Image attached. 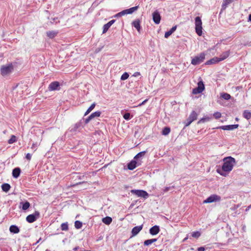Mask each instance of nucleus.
I'll use <instances>...</instances> for the list:
<instances>
[{
    "mask_svg": "<svg viewBox=\"0 0 251 251\" xmlns=\"http://www.w3.org/2000/svg\"><path fill=\"white\" fill-rule=\"evenodd\" d=\"M16 141V137L15 135H12L10 139L8 140V143L10 144H13Z\"/></svg>",
    "mask_w": 251,
    "mask_h": 251,
    "instance_id": "40",
    "label": "nucleus"
},
{
    "mask_svg": "<svg viewBox=\"0 0 251 251\" xmlns=\"http://www.w3.org/2000/svg\"><path fill=\"white\" fill-rule=\"evenodd\" d=\"M205 248L203 247H201L198 248V251H204Z\"/></svg>",
    "mask_w": 251,
    "mask_h": 251,
    "instance_id": "51",
    "label": "nucleus"
},
{
    "mask_svg": "<svg viewBox=\"0 0 251 251\" xmlns=\"http://www.w3.org/2000/svg\"><path fill=\"white\" fill-rule=\"evenodd\" d=\"M220 62V60L218 58V57H214L209 60H208L205 64L206 65H210V64H214V63H218Z\"/></svg>",
    "mask_w": 251,
    "mask_h": 251,
    "instance_id": "24",
    "label": "nucleus"
},
{
    "mask_svg": "<svg viewBox=\"0 0 251 251\" xmlns=\"http://www.w3.org/2000/svg\"><path fill=\"white\" fill-rule=\"evenodd\" d=\"M124 118L126 120H129L130 119V114L129 113H125L123 115Z\"/></svg>",
    "mask_w": 251,
    "mask_h": 251,
    "instance_id": "44",
    "label": "nucleus"
},
{
    "mask_svg": "<svg viewBox=\"0 0 251 251\" xmlns=\"http://www.w3.org/2000/svg\"><path fill=\"white\" fill-rule=\"evenodd\" d=\"M250 208H251V204L248 206V207L246 209V211H249Z\"/></svg>",
    "mask_w": 251,
    "mask_h": 251,
    "instance_id": "54",
    "label": "nucleus"
},
{
    "mask_svg": "<svg viewBox=\"0 0 251 251\" xmlns=\"http://www.w3.org/2000/svg\"><path fill=\"white\" fill-rule=\"evenodd\" d=\"M41 240V238H40V239H39V240H38L36 242L35 244H38V243L40 242V241Z\"/></svg>",
    "mask_w": 251,
    "mask_h": 251,
    "instance_id": "56",
    "label": "nucleus"
},
{
    "mask_svg": "<svg viewBox=\"0 0 251 251\" xmlns=\"http://www.w3.org/2000/svg\"><path fill=\"white\" fill-rule=\"evenodd\" d=\"M79 249V247H76L75 248H74L73 250L74 251H78V250Z\"/></svg>",
    "mask_w": 251,
    "mask_h": 251,
    "instance_id": "53",
    "label": "nucleus"
},
{
    "mask_svg": "<svg viewBox=\"0 0 251 251\" xmlns=\"http://www.w3.org/2000/svg\"><path fill=\"white\" fill-rule=\"evenodd\" d=\"M131 193L135 194L138 197L143 198L146 199L149 197L148 193L144 190L133 189L130 191Z\"/></svg>",
    "mask_w": 251,
    "mask_h": 251,
    "instance_id": "5",
    "label": "nucleus"
},
{
    "mask_svg": "<svg viewBox=\"0 0 251 251\" xmlns=\"http://www.w3.org/2000/svg\"><path fill=\"white\" fill-rule=\"evenodd\" d=\"M159 231V226L155 225L150 229V233L152 235H155L158 234Z\"/></svg>",
    "mask_w": 251,
    "mask_h": 251,
    "instance_id": "17",
    "label": "nucleus"
},
{
    "mask_svg": "<svg viewBox=\"0 0 251 251\" xmlns=\"http://www.w3.org/2000/svg\"><path fill=\"white\" fill-rule=\"evenodd\" d=\"M138 6L132 7L129 9H125L122 11L121 12H120V13L121 14L122 16L126 14H131L133 13L134 11H136L138 9Z\"/></svg>",
    "mask_w": 251,
    "mask_h": 251,
    "instance_id": "11",
    "label": "nucleus"
},
{
    "mask_svg": "<svg viewBox=\"0 0 251 251\" xmlns=\"http://www.w3.org/2000/svg\"><path fill=\"white\" fill-rule=\"evenodd\" d=\"M143 225L138 226L134 227L131 230L132 237L137 235L139 232L142 229Z\"/></svg>",
    "mask_w": 251,
    "mask_h": 251,
    "instance_id": "14",
    "label": "nucleus"
},
{
    "mask_svg": "<svg viewBox=\"0 0 251 251\" xmlns=\"http://www.w3.org/2000/svg\"><path fill=\"white\" fill-rule=\"evenodd\" d=\"M202 22L200 17L195 18V30L197 34L201 36L202 34Z\"/></svg>",
    "mask_w": 251,
    "mask_h": 251,
    "instance_id": "3",
    "label": "nucleus"
},
{
    "mask_svg": "<svg viewBox=\"0 0 251 251\" xmlns=\"http://www.w3.org/2000/svg\"><path fill=\"white\" fill-rule=\"evenodd\" d=\"M193 121H192V120H190V119L188 118L187 120V123L185 124V126H189Z\"/></svg>",
    "mask_w": 251,
    "mask_h": 251,
    "instance_id": "46",
    "label": "nucleus"
},
{
    "mask_svg": "<svg viewBox=\"0 0 251 251\" xmlns=\"http://www.w3.org/2000/svg\"><path fill=\"white\" fill-rule=\"evenodd\" d=\"M229 55V51H226L224 52L220 56L218 57L220 61H223L226 59L228 57Z\"/></svg>",
    "mask_w": 251,
    "mask_h": 251,
    "instance_id": "21",
    "label": "nucleus"
},
{
    "mask_svg": "<svg viewBox=\"0 0 251 251\" xmlns=\"http://www.w3.org/2000/svg\"><path fill=\"white\" fill-rule=\"evenodd\" d=\"M61 228L62 230H67L68 229V225L67 223H62L61 225Z\"/></svg>",
    "mask_w": 251,
    "mask_h": 251,
    "instance_id": "43",
    "label": "nucleus"
},
{
    "mask_svg": "<svg viewBox=\"0 0 251 251\" xmlns=\"http://www.w3.org/2000/svg\"><path fill=\"white\" fill-rule=\"evenodd\" d=\"M39 217L40 213L36 211L33 214L28 215L26 218V220L29 223H32L38 219Z\"/></svg>",
    "mask_w": 251,
    "mask_h": 251,
    "instance_id": "7",
    "label": "nucleus"
},
{
    "mask_svg": "<svg viewBox=\"0 0 251 251\" xmlns=\"http://www.w3.org/2000/svg\"><path fill=\"white\" fill-rule=\"evenodd\" d=\"M92 119L90 117V116H89L87 118L85 119V123L86 124H88Z\"/></svg>",
    "mask_w": 251,
    "mask_h": 251,
    "instance_id": "48",
    "label": "nucleus"
},
{
    "mask_svg": "<svg viewBox=\"0 0 251 251\" xmlns=\"http://www.w3.org/2000/svg\"><path fill=\"white\" fill-rule=\"evenodd\" d=\"M100 111H96L94 113H92L90 116V117L93 119L95 118L99 117L100 116L101 114Z\"/></svg>",
    "mask_w": 251,
    "mask_h": 251,
    "instance_id": "36",
    "label": "nucleus"
},
{
    "mask_svg": "<svg viewBox=\"0 0 251 251\" xmlns=\"http://www.w3.org/2000/svg\"><path fill=\"white\" fill-rule=\"evenodd\" d=\"M82 226V223L79 221H76L75 223V226L76 229H80Z\"/></svg>",
    "mask_w": 251,
    "mask_h": 251,
    "instance_id": "37",
    "label": "nucleus"
},
{
    "mask_svg": "<svg viewBox=\"0 0 251 251\" xmlns=\"http://www.w3.org/2000/svg\"><path fill=\"white\" fill-rule=\"evenodd\" d=\"M142 160H137L134 159L127 164V168L130 170H133L136 167L139 166L142 164Z\"/></svg>",
    "mask_w": 251,
    "mask_h": 251,
    "instance_id": "8",
    "label": "nucleus"
},
{
    "mask_svg": "<svg viewBox=\"0 0 251 251\" xmlns=\"http://www.w3.org/2000/svg\"><path fill=\"white\" fill-rule=\"evenodd\" d=\"M205 56V54L204 52H201L192 59L191 63L194 65L200 64L204 61Z\"/></svg>",
    "mask_w": 251,
    "mask_h": 251,
    "instance_id": "4",
    "label": "nucleus"
},
{
    "mask_svg": "<svg viewBox=\"0 0 251 251\" xmlns=\"http://www.w3.org/2000/svg\"><path fill=\"white\" fill-rule=\"evenodd\" d=\"M81 126V123H76L74 126L72 127L69 131L72 132L73 133H76L79 131V128Z\"/></svg>",
    "mask_w": 251,
    "mask_h": 251,
    "instance_id": "15",
    "label": "nucleus"
},
{
    "mask_svg": "<svg viewBox=\"0 0 251 251\" xmlns=\"http://www.w3.org/2000/svg\"><path fill=\"white\" fill-rule=\"evenodd\" d=\"M32 147H34V144H32Z\"/></svg>",
    "mask_w": 251,
    "mask_h": 251,
    "instance_id": "58",
    "label": "nucleus"
},
{
    "mask_svg": "<svg viewBox=\"0 0 251 251\" xmlns=\"http://www.w3.org/2000/svg\"><path fill=\"white\" fill-rule=\"evenodd\" d=\"M11 186L8 183H3L1 185V189L3 191L7 192L10 189Z\"/></svg>",
    "mask_w": 251,
    "mask_h": 251,
    "instance_id": "28",
    "label": "nucleus"
},
{
    "mask_svg": "<svg viewBox=\"0 0 251 251\" xmlns=\"http://www.w3.org/2000/svg\"><path fill=\"white\" fill-rule=\"evenodd\" d=\"M114 17H122V15H121V14L120 13V12H119L118 13L116 14V15H115L114 16Z\"/></svg>",
    "mask_w": 251,
    "mask_h": 251,
    "instance_id": "52",
    "label": "nucleus"
},
{
    "mask_svg": "<svg viewBox=\"0 0 251 251\" xmlns=\"http://www.w3.org/2000/svg\"><path fill=\"white\" fill-rule=\"evenodd\" d=\"M140 75H141L140 73L137 72H135L134 73V74L133 75V76L136 77V76H139Z\"/></svg>",
    "mask_w": 251,
    "mask_h": 251,
    "instance_id": "49",
    "label": "nucleus"
},
{
    "mask_svg": "<svg viewBox=\"0 0 251 251\" xmlns=\"http://www.w3.org/2000/svg\"><path fill=\"white\" fill-rule=\"evenodd\" d=\"M60 89V83L58 81L52 82L48 87V90L50 91L59 90Z\"/></svg>",
    "mask_w": 251,
    "mask_h": 251,
    "instance_id": "10",
    "label": "nucleus"
},
{
    "mask_svg": "<svg viewBox=\"0 0 251 251\" xmlns=\"http://www.w3.org/2000/svg\"><path fill=\"white\" fill-rule=\"evenodd\" d=\"M213 116L216 119H218L221 117V113L219 112H215L213 114Z\"/></svg>",
    "mask_w": 251,
    "mask_h": 251,
    "instance_id": "45",
    "label": "nucleus"
},
{
    "mask_svg": "<svg viewBox=\"0 0 251 251\" xmlns=\"http://www.w3.org/2000/svg\"><path fill=\"white\" fill-rule=\"evenodd\" d=\"M249 20L251 21V14L249 15Z\"/></svg>",
    "mask_w": 251,
    "mask_h": 251,
    "instance_id": "55",
    "label": "nucleus"
},
{
    "mask_svg": "<svg viewBox=\"0 0 251 251\" xmlns=\"http://www.w3.org/2000/svg\"><path fill=\"white\" fill-rule=\"evenodd\" d=\"M132 25L137 30V31L140 32L141 30L140 26V21L139 20L137 19L132 23Z\"/></svg>",
    "mask_w": 251,
    "mask_h": 251,
    "instance_id": "18",
    "label": "nucleus"
},
{
    "mask_svg": "<svg viewBox=\"0 0 251 251\" xmlns=\"http://www.w3.org/2000/svg\"><path fill=\"white\" fill-rule=\"evenodd\" d=\"M32 147H34V144H32Z\"/></svg>",
    "mask_w": 251,
    "mask_h": 251,
    "instance_id": "59",
    "label": "nucleus"
},
{
    "mask_svg": "<svg viewBox=\"0 0 251 251\" xmlns=\"http://www.w3.org/2000/svg\"><path fill=\"white\" fill-rule=\"evenodd\" d=\"M129 77V75L127 73L125 72L124 73L121 77V79L122 80H125L127 79Z\"/></svg>",
    "mask_w": 251,
    "mask_h": 251,
    "instance_id": "41",
    "label": "nucleus"
},
{
    "mask_svg": "<svg viewBox=\"0 0 251 251\" xmlns=\"http://www.w3.org/2000/svg\"><path fill=\"white\" fill-rule=\"evenodd\" d=\"M115 20H112L108 22L107 24H105L103 26V31L102 33H106L110 27L115 23Z\"/></svg>",
    "mask_w": 251,
    "mask_h": 251,
    "instance_id": "16",
    "label": "nucleus"
},
{
    "mask_svg": "<svg viewBox=\"0 0 251 251\" xmlns=\"http://www.w3.org/2000/svg\"><path fill=\"white\" fill-rule=\"evenodd\" d=\"M147 151H143L138 153L134 157V159L138 160H141L142 158L145 155Z\"/></svg>",
    "mask_w": 251,
    "mask_h": 251,
    "instance_id": "20",
    "label": "nucleus"
},
{
    "mask_svg": "<svg viewBox=\"0 0 251 251\" xmlns=\"http://www.w3.org/2000/svg\"><path fill=\"white\" fill-rule=\"evenodd\" d=\"M20 173L21 169L18 167L15 168L13 170L12 176L14 178H17L19 176Z\"/></svg>",
    "mask_w": 251,
    "mask_h": 251,
    "instance_id": "19",
    "label": "nucleus"
},
{
    "mask_svg": "<svg viewBox=\"0 0 251 251\" xmlns=\"http://www.w3.org/2000/svg\"><path fill=\"white\" fill-rule=\"evenodd\" d=\"M9 230L11 233H18L20 232L19 227L16 225H12L10 226Z\"/></svg>",
    "mask_w": 251,
    "mask_h": 251,
    "instance_id": "22",
    "label": "nucleus"
},
{
    "mask_svg": "<svg viewBox=\"0 0 251 251\" xmlns=\"http://www.w3.org/2000/svg\"><path fill=\"white\" fill-rule=\"evenodd\" d=\"M212 119V116H205L201 118L199 121L198 124L203 123L204 122H208Z\"/></svg>",
    "mask_w": 251,
    "mask_h": 251,
    "instance_id": "25",
    "label": "nucleus"
},
{
    "mask_svg": "<svg viewBox=\"0 0 251 251\" xmlns=\"http://www.w3.org/2000/svg\"><path fill=\"white\" fill-rule=\"evenodd\" d=\"M96 106V103L95 102L93 103L91 106L88 108L87 111L85 112L84 114V116H86L88 115L91 111L93 110Z\"/></svg>",
    "mask_w": 251,
    "mask_h": 251,
    "instance_id": "34",
    "label": "nucleus"
},
{
    "mask_svg": "<svg viewBox=\"0 0 251 251\" xmlns=\"http://www.w3.org/2000/svg\"><path fill=\"white\" fill-rule=\"evenodd\" d=\"M46 251H49V250H46Z\"/></svg>",
    "mask_w": 251,
    "mask_h": 251,
    "instance_id": "61",
    "label": "nucleus"
},
{
    "mask_svg": "<svg viewBox=\"0 0 251 251\" xmlns=\"http://www.w3.org/2000/svg\"><path fill=\"white\" fill-rule=\"evenodd\" d=\"M232 1V0H224L222 5V10H224L226 9L227 5Z\"/></svg>",
    "mask_w": 251,
    "mask_h": 251,
    "instance_id": "26",
    "label": "nucleus"
},
{
    "mask_svg": "<svg viewBox=\"0 0 251 251\" xmlns=\"http://www.w3.org/2000/svg\"><path fill=\"white\" fill-rule=\"evenodd\" d=\"M157 241V239H148L146 240L144 242V245L146 246H150L152 243L155 242Z\"/></svg>",
    "mask_w": 251,
    "mask_h": 251,
    "instance_id": "29",
    "label": "nucleus"
},
{
    "mask_svg": "<svg viewBox=\"0 0 251 251\" xmlns=\"http://www.w3.org/2000/svg\"><path fill=\"white\" fill-rule=\"evenodd\" d=\"M224 163L222 167V170H217V172L220 175L226 176L231 172L235 165L236 162L234 158L231 156H227L223 159Z\"/></svg>",
    "mask_w": 251,
    "mask_h": 251,
    "instance_id": "1",
    "label": "nucleus"
},
{
    "mask_svg": "<svg viewBox=\"0 0 251 251\" xmlns=\"http://www.w3.org/2000/svg\"><path fill=\"white\" fill-rule=\"evenodd\" d=\"M14 70V66L12 63H8L1 66L0 69V74L3 77L8 76Z\"/></svg>",
    "mask_w": 251,
    "mask_h": 251,
    "instance_id": "2",
    "label": "nucleus"
},
{
    "mask_svg": "<svg viewBox=\"0 0 251 251\" xmlns=\"http://www.w3.org/2000/svg\"><path fill=\"white\" fill-rule=\"evenodd\" d=\"M221 97L226 100H228L230 99L231 96L229 94L224 93L222 94Z\"/></svg>",
    "mask_w": 251,
    "mask_h": 251,
    "instance_id": "38",
    "label": "nucleus"
},
{
    "mask_svg": "<svg viewBox=\"0 0 251 251\" xmlns=\"http://www.w3.org/2000/svg\"><path fill=\"white\" fill-rule=\"evenodd\" d=\"M57 33L58 32L55 31H49L47 32V35L50 38L52 39L56 36Z\"/></svg>",
    "mask_w": 251,
    "mask_h": 251,
    "instance_id": "27",
    "label": "nucleus"
},
{
    "mask_svg": "<svg viewBox=\"0 0 251 251\" xmlns=\"http://www.w3.org/2000/svg\"><path fill=\"white\" fill-rule=\"evenodd\" d=\"M204 89V85L202 80H201L198 83V87L193 89L192 93L194 94H200L202 92Z\"/></svg>",
    "mask_w": 251,
    "mask_h": 251,
    "instance_id": "6",
    "label": "nucleus"
},
{
    "mask_svg": "<svg viewBox=\"0 0 251 251\" xmlns=\"http://www.w3.org/2000/svg\"><path fill=\"white\" fill-rule=\"evenodd\" d=\"M176 29V26L172 27L171 29L165 32L164 37L166 38H168Z\"/></svg>",
    "mask_w": 251,
    "mask_h": 251,
    "instance_id": "23",
    "label": "nucleus"
},
{
    "mask_svg": "<svg viewBox=\"0 0 251 251\" xmlns=\"http://www.w3.org/2000/svg\"><path fill=\"white\" fill-rule=\"evenodd\" d=\"M20 204L22 205V209L24 211L26 210L30 206V203L28 201H25V202H21Z\"/></svg>",
    "mask_w": 251,
    "mask_h": 251,
    "instance_id": "33",
    "label": "nucleus"
},
{
    "mask_svg": "<svg viewBox=\"0 0 251 251\" xmlns=\"http://www.w3.org/2000/svg\"><path fill=\"white\" fill-rule=\"evenodd\" d=\"M201 236V233L199 231H195L192 233V236L198 238Z\"/></svg>",
    "mask_w": 251,
    "mask_h": 251,
    "instance_id": "42",
    "label": "nucleus"
},
{
    "mask_svg": "<svg viewBox=\"0 0 251 251\" xmlns=\"http://www.w3.org/2000/svg\"><path fill=\"white\" fill-rule=\"evenodd\" d=\"M175 187L174 186H168V187H165L163 189V192L164 193H166L169 191H172L174 190Z\"/></svg>",
    "mask_w": 251,
    "mask_h": 251,
    "instance_id": "39",
    "label": "nucleus"
},
{
    "mask_svg": "<svg viewBox=\"0 0 251 251\" xmlns=\"http://www.w3.org/2000/svg\"><path fill=\"white\" fill-rule=\"evenodd\" d=\"M221 200V197L217 195H212L203 201V203H211L215 201H219Z\"/></svg>",
    "mask_w": 251,
    "mask_h": 251,
    "instance_id": "9",
    "label": "nucleus"
},
{
    "mask_svg": "<svg viewBox=\"0 0 251 251\" xmlns=\"http://www.w3.org/2000/svg\"><path fill=\"white\" fill-rule=\"evenodd\" d=\"M243 117L247 120L251 118V112L249 110H245L243 112Z\"/></svg>",
    "mask_w": 251,
    "mask_h": 251,
    "instance_id": "32",
    "label": "nucleus"
},
{
    "mask_svg": "<svg viewBox=\"0 0 251 251\" xmlns=\"http://www.w3.org/2000/svg\"><path fill=\"white\" fill-rule=\"evenodd\" d=\"M197 116L198 114H197V113L195 111H193L190 114L188 118L190 119V120H192V121H194L197 119Z\"/></svg>",
    "mask_w": 251,
    "mask_h": 251,
    "instance_id": "31",
    "label": "nucleus"
},
{
    "mask_svg": "<svg viewBox=\"0 0 251 251\" xmlns=\"http://www.w3.org/2000/svg\"><path fill=\"white\" fill-rule=\"evenodd\" d=\"M152 19L155 24H159L161 20V16L159 12L157 10L152 13Z\"/></svg>",
    "mask_w": 251,
    "mask_h": 251,
    "instance_id": "13",
    "label": "nucleus"
},
{
    "mask_svg": "<svg viewBox=\"0 0 251 251\" xmlns=\"http://www.w3.org/2000/svg\"><path fill=\"white\" fill-rule=\"evenodd\" d=\"M238 126L239 125L238 124H235L231 125L223 126L217 127V128L222 129L225 130H232L237 128Z\"/></svg>",
    "mask_w": 251,
    "mask_h": 251,
    "instance_id": "12",
    "label": "nucleus"
},
{
    "mask_svg": "<svg viewBox=\"0 0 251 251\" xmlns=\"http://www.w3.org/2000/svg\"><path fill=\"white\" fill-rule=\"evenodd\" d=\"M25 158L28 160H30L31 159V154L29 153H28L26 154V156H25Z\"/></svg>",
    "mask_w": 251,
    "mask_h": 251,
    "instance_id": "47",
    "label": "nucleus"
},
{
    "mask_svg": "<svg viewBox=\"0 0 251 251\" xmlns=\"http://www.w3.org/2000/svg\"><path fill=\"white\" fill-rule=\"evenodd\" d=\"M187 239H188V237H185V238L183 240V242L186 241V240H187Z\"/></svg>",
    "mask_w": 251,
    "mask_h": 251,
    "instance_id": "57",
    "label": "nucleus"
},
{
    "mask_svg": "<svg viewBox=\"0 0 251 251\" xmlns=\"http://www.w3.org/2000/svg\"><path fill=\"white\" fill-rule=\"evenodd\" d=\"M102 221L103 223H104L106 225H109L111 223L112 219L110 217H106L105 218H102Z\"/></svg>",
    "mask_w": 251,
    "mask_h": 251,
    "instance_id": "30",
    "label": "nucleus"
},
{
    "mask_svg": "<svg viewBox=\"0 0 251 251\" xmlns=\"http://www.w3.org/2000/svg\"><path fill=\"white\" fill-rule=\"evenodd\" d=\"M147 101H148V99H146V100H144L142 102H141V103L139 104L137 106H142V105L144 104Z\"/></svg>",
    "mask_w": 251,
    "mask_h": 251,
    "instance_id": "50",
    "label": "nucleus"
},
{
    "mask_svg": "<svg viewBox=\"0 0 251 251\" xmlns=\"http://www.w3.org/2000/svg\"><path fill=\"white\" fill-rule=\"evenodd\" d=\"M170 131H171V129H170V127H167V126L165 127L162 130V134L163 135H167L169 134V133L170 132Z\"/></svg>",
    "mask_w": 251,
    "mask_h": 251,
    "instance_id": "35",
    "label": "nucleus"
},
{
    "mask_svg": "<svg viewBox=\"0 0 251 251\" xmlns=\"http://www.w3.org/2000/svg\"><path fill=\"white\" fill-rule=\"evenodd\" d=\"M239 207V206H238V205H237L236 206V208H237V207Z\"/></svg>",
    "mask_w": 251,
    "mask_h": 251,
    "instance_id": "60",
    "label": "nucleus"
}]
</instances>
